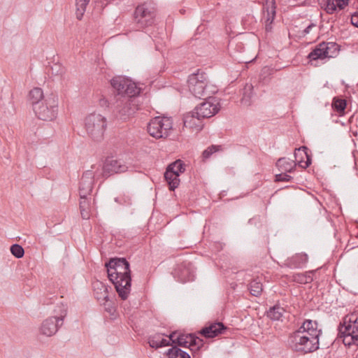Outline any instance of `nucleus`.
<instances>
[{"label": "nucleus", "instance_id": "nucleus-1", "mask_svg": "<svg viewBox=\"0 0 358 358\" xmlns=\"http://www.w3.org/2000/svg\"><path fill=\"white\" fill-rule=\"evenodd\" d=\"M110 85L115 99L112 103V112L116 118L125 121L138 110L136 97L141 93L142 89L122 76L114 77L110 80Z\"/></svg>", "mask_w": 358, "mask_h": 358}, {"label": "nucleus", "instance_id": "nucleus-2", "mask_svg": "<svg viewBox=\"0 0 358 358\" xmlns=\"http://www.w3.org/2000/svg\"><path fill=\"white\" fill-rule=\"evenodd\" d=\"M108 277L114 285L119 297L126 300L131 292V277L130 264L125 258H111L105 264Z\"/></svg>", "mask_w": 358, "mask_h": 358}, {"label": "nucleus", "instance_id": "nucleus-3", "mask_svg": "<svg viewBox=\"0 0 358 358\" xmlns=\"http://www.w3.org/2000/svg\"><path fill=\"white\" fill-rule=\"evenodd\" d=\"M189 92L196 98L215 99L213 94L217 92V90L213 85L208 84V76L201 69L196 73L190 74L187 80Z\"/></svg>", "mask_w": 358, "mask_h": 358}, {"label": "nucleus", "instance_id": "nucleus-4", "mask_svg": "<svg viewBox=\"0 0 358 358\" xmlns=\"http://www.w3.org/2000/svg\"><path fill=\"white\" fill-rule=\"evenodd\" d=\"M296 330L289 337L288 344L290 349L299 354L306 355L319 349V338L317 336H308Z\"/></svg>", "mask_w": 358, "mask_h": 358}, {"label": "nucleus", "instance_id": "nucleus-5", "mask_svg": "<svg viewBox=\"0 0 358 358\" xmlns=\"http://www.w3.org/2000/svg\"><path fill=\"white\" fill-rule=\"evenodd\" d=\"M338 336L346 346L358 345V315L352 313L344 317L338 327Z\"/></svg>", "mask_w": 358, "mask_h": 358}, {"label": "nucleus", "instance_id": "nucleus-6", "mask_svg": "<svg viewBox=\"0 0 358 358\" xmlns=\"http://www.w3.org/2000/svg\"><path fill=\"white\" fill-rule=\"evenodd\" d=\"M34 111L36 117L44 121L53 120L57 114L58 98L57 94L51 93L46 96L42 102L34 105Z\"/></svg>", "mask_w": 358, "mask_h": 358}, {"label": "nucleus", "instance_id": "nucleus-7", "mask_svg": "<svg viewBox=\"0 0 358 358\" xmlns=\"http://www.w3.org/2000/svg\"><path fill=\"white\" fill-rule=\"evenodd\" d=\"M85 129L89 136L96 142L103 139L107 127L106 118L100 114L92 113L85 120Z\"/></svg>", "mask_w": 358, "mask_h": 358}, {"label": "nucleus", "instance_id": "nucleus-8", "mask_svg": "<svg viewBox=\"0 0 358 358\" xmlns=\"http://www.w3.org/2000/svg\"><path fill=\"white\" fill-rule=\"evenodd\" d=\"M173 128L172 120L169 117H155L148 124L149 134L157 138H166L169 136V131Z\"/></svg>", "mask_w": 358, "mask_h": 358}, {"label": "nucleus", "instance_id": "nucleus-9", "mask_svg": "<svg viewBox=\"0 0 358 358\" xmlns=\"http://www.w3.org/2000/svg\"><path fill=\"white\" fill-rule=\"evenodd\" d=\"M67 315V308L62 305L59 307L58 315L49 317L43 321L40 327V332L46 336L55 335L63 325L64 320Z\"/></svg>", "mask_w": 358, "mask_h": 358}, {"label": "nucleus", "instance_id": "nucleus-10", "mask_svg": "<svg viewBox=\"0 0 358 358\" xmlns=\"http://www.w3.org/2000/svg\"><path fill=\"white\" fill-rule=\"evenodd\" d=\"M340 50V46L334 42H322L315 47L308 54L310 62L324 59L327 57H335Z\"/></svg>", "mask_w": 358, "mask_h": 358}, {"label": "nucleus", "instance_id": "nucleus-11", "mask_svg": "<svg viewBox=\"0 0 358 358\" xmlns=\"http://www.w3.org/2000/svg\"><path fill=\"white\" fill-rule=\"evenodd\" d=\"M136 28L143 29L155 23V13L148 9L145 5L138 6L134 14Z\"/></svg>", "mask_w": 358, "mask_h": 358}, {"label": "nucleus", "instance_id": "nucleus-12", "mask_svg": "<svg viewBox=\"0 0 358 358\" xmlns=\"http://www.w3.org/2000/svg\"><path fill=\"white\" fill-rule=\"evenodd\" d=\"M205 101H203L194 109V113L197 115V120L202 119L209 118L217 114L220 109V106L217 102L216 98L215 99H206Z\"/></svg>", "mask_w": 358, "mask_h": 358}, {"label": "nucleus", "instance_id": "nucleus-13", "mask_svg": "<svg viewBox=\"0 0 358 358\" xmlns=\"http://www.w3.org/2000/svg\"><path fill=\"white\" fill-rule=\"evenodd\" d=\"M275 166L280 173L275 174V179H293L287 173H292L296 170V162L287 157H281L278 159Z\"/></svg>", "mask_w": 358, "mask_h": 358}, {"label": "nucleus", "instance_id": "nucleus-14", "mask_svg": "<svg viewBox=\"0 0 358 358\" xmlns=\"http://www.w3.org/2000/svg\"><path fill=\"white\" fill-rule=\"evenodd\" d=\"M173 275L182 282L194 280V270L191 262L185 261L178 264L173 271Z\"/></svg>", "mask_w": 358, "mask_h": 358}, {"label": "nucleus", "instance_id": "nucleus-15", "mask_svg": "<svg viewBox=\"0 0 358 358\" xmlns=\"http://www.w3.org/2000/svg\"><path fill=\"white\" fill-rule=\"evenodd\" d=\"M127 170V166L120 160L114 159L113 157H108L103 166V176L110 177L115 173H124Z\"/></svg>", "mask_w": 358, "mask_h": 358}, {"label": "nucleus", "instance_id": "nucleus-16", "mask_svg": "<svg viewBox=\"0 0 358 358\" xmlns=\"http://www.w3.org/2000/svg\"><path fill=\"white\" fill-rule=\"evenodd\" d=\"M294 162H296V166L305 169L308 168L312 163V153L310 150L303 145L294 150Z\"/></svg>", "mask_w": 358, "mask_h": 358}, {"label": "nucleus", "instance_id": "nucleus-17", "mask_svg": "<svg viewBox=\"0 0 358 358\" xmlns=\"http://www.w3.org/2000/svg\"><path fill=\"white\" fill-rule=\"evenodd\" d=\"M226 329L227 327L222 322H215L203 327L199 333L206 338H213L224 334Z\"/></svg>", "mask_w": 358, "mask_h": 358}, {"label": "nucleus", "instance_id": "nucleus-18", "mask_svg": "<svg viewBox=\"0 0 358 358\" xmlns=\"http://www.w3.org/2000/svg\"><path fill=\"white\" fill-rule=\"evenodd\" d=\"M185 171V164L183 161L177 159L167 166L164 173V179H178Z\"/></svg>", "mask_w": 358, "mask_h": 358}, {"label": "nucleus", "instance_id": "nucleus-19", "mask_svg": "<svg viewBox=\"0 0 358 358\" xmlns=\"http://www.w3.org/2000/svg\"><path fill=\"white\" fill-rule=\"evenodd\" d=\"M298 330H301V334L308 336H317L318 338L321 334V330L317 329V322L311 320H305Z\"/></svg>", "mask_w": 358, "mask_h": 358}, {"label": "nucleus", "instance_id": "nucleus-20", "mask_svg": "<svg viewBox=\"0 0 358 358\" xmlns=\"http://www.w3.org/2000/svg\"><path fill=\"white\" fill-rule=\"evenodd\" d=\"M94 296L98 301H108V287L101 281L96 280L92 284Z\"/></svg>", "mask_w": 358, "mask_h": 358}, {"label": "nucleus", "instance_id": "nucleus-21", "mask_svg": "<svg viewBox=\"0 0 358 358\" xmlns=\"http://www.w3.org/2000/svg\"><path fill=\"white\" fill-rule=\"evenodd\" d=\"M308 261V256L306 253H298L287 259V265L292 268L303 267Z\"/></svg>", "mask_w": 358, "mask_h": 358}, {"label": "nucleus", "instance_id": "nucleus-22", "mask_svg": "<svg viewBox=\"0 0 358 358\" xmlns=\"http://www.w3.org/2000/svg\"><path fill=\"white\" fill-rule=\"evenodd\" d=\"M254 87L250 83H246L244 87L241 90V93L242 98L241 102L245 106H250L252 102V97L254 95Z\"/></svg>", "mask_w": 358, "mask_h": 358}, {"label": "nucleus", "instance_id": "nucleus-23", "mask_svg": "<svg viewBox=\"0 0 358 358\" xmlns=\"http://www.w3.org/2000/svg\"><path fill=\"white\" fill-rule=\"evenodd\" d=\"M317 269L306 271L302 273H296L292 275V281L299 284L310 283L313 281V275Z\"/></svg>", "mask_w": 358, "mask_h": 358}, {"label": "nucleus", "instance_id": "nucleus-24", "mask_svg": "<svg viewBox=\"0 0 358 358\" xmlns=\"http://www.w3.org/2000/svg\"><path fill=\"white\" fill-rule=\"evenodd\" d=\"M285 312L284 308L279 304H275L266 311V316L271 320L279 321L281 320Z\"/></svg>", "mask_w": 358, "mask_h": 358}, {"label": "nucleus", "instance_id": "nucleus-25", "mask_svg": "<svg viewBox=\"0 0 358 358\" xmlns=\"http://www.w3.org/2000/svg\"><path fill=\"white\" fill-rule=\"evenodd\" d=\"M248 290L252 296H260L263 292L262 282L258 278L253 279L248 285Z\"/></svg>", "mask_w": 358, "mask_h": 358}, {"label": "nucleus", "instance_id": "nucleus-26", "mask_svg": "<svg viewBox=\"0 0 358 358\" xmlns=\"http://www.w3.org/2000/svg\"><path fill=\"white\" fill-rule=\"evenodd\" d=\"M94 180H81L79 186L80 198H85L90 195L94 186Z\"/></svg>", "mask_w": 358, "mask_h": 358}, {"label": "nucleus", "instance_id": "nucleus-27", "mask_svg": "<svg viewBox=\"0 0 358 358\" xmlns=\"http://www.w3.org/2000/svg\"><path fill=\"white\" fill-rule=\"evenodd\" d=\"M45 97L43 95L42 89L40 87L34 88L29 93V98L31 101L33 107L36 102H42Z\"/></svg>", "mask_w": 358, "mask_h": 358}, {"label": "nucleus", "instance_id": "nucleus-28", "mask_svg": "<svg viewBox=\"0 0 358 358\" xmlns=\"http://www.w3.org/2000/svg\"><path fill=\"white\" fill-rule=\"evenodd\" d=\"M80 211L83 219L87 220L90 218V201L87 197H80Z\"/></svg>", "mask_w": 358, "mask_h": 358}, {"label": "nucleus", "instance_id": "nucleus-29", "mask_svg": "<svg viewBox=\"0 0 358 358\" xmlns=\"http://www.w3.org/2000/svg\"><path fill=\"white\" fill-rule=\"evenodd\" d=\"M169 358H191L190 355L178 348L176 346H173L169 349L166 353Z\"/></svg>", "mask_w": 358, "mask_h": 358}, {"label": "nucleus", "instance_id": "nucleus-30", "mask_svg": "<svg viewBox=\"0 0 358 358\" xmlns=\"http://www.w3.org/2000/svg\"><path fill=\"white\" fill-rule=\"evenodd\" d=\"M347 106V101L345 99L340 97H334L332 101V108L334 111L338 113H343Z\"/></svg>", "mask_w": 358, "mask_h": 358}, {"label": "nucleus", "instance_id": "nucleus-31", "mask_svg": "<svg viewBox=\"0 0 358 358\" xmlns=\"http://www.w3.org/2000/svg\"><path fill=\"white\" fill-rule=\"evenodd\" d=\"M203 345V341L195 334H188V348L192 350V348H196L199 350Z\"/></svg>", "mask_w": 358, "mask_h": 358}, {"label": "nucleus", "instance_id": "nucleus-32", "mask_svg": "<svg viewBox=\"0 0 358 358\" xmlns=\"http://www.w3.org/2000/svg\"><path fill=\"white\" fill-rule=\"evenodd\" d=\"M90 0H76V18L81 20Z\"/></svg>", "mask_w": 358, "mask_h": 358}, {"label": "nucleus", "instance_id": "nucleus-33", "mask_svg": "<svg viewBox=\"0 0 358 358\" xmlns=\"http://www.w3.org/2000/svg\"><path fill=\"white\" fill-rule=\"evenodd\" d=\"M197 120V115L196 113H194V110L187 113L184 115L183 117V124L185 127L192 128L195 126H197V124L195 122V120Z\"/></svg>", "mask_w": 358, "mask_h": 358}, {"label": "nucleus", "instance_id": "nucleus-34", "mask_svg": "<svg viewBox=\"0 0 358 358\" xmlns=\"http://www.w3.org/2000/svg\"><path fill=\"white\" fill-rule=\"evenodd\" d=\"M46 71L52 76H62L64 71V67L59 63H54L46 66Z\"/></svg>", "mask_w": 358, "mask_h": 358}, {"label": "nucleus", "instance_id": "nucleus-35", "mask_svg": "<svg viewBox=\"0 0 358 358\" xmlns=\"http://www.w3.org/2000/svg\"><path fill=\"white\" fill-rule=\"evenodd\" d=\"M11 254L17 259L22 258L24 255V248L19 244H13L10 248Z\"/></svg>", "mask_w": 358, "mask_h": 358}, {"label": "nucleus", "instance_id": "nucleus-36", "mask_svg": "<svg viewBox=\"0 0 358 358\" xmlns=\"http://www.w3.org/2000/svg\"><path fill=\"white\" fill-rule=\"evenodd\" d=\"M162 334H156L153 336H151L148 338V343L149 345L152 348H159V344H160V339H161Z\"/></svg>", "mask_w": 358, "mask_h": 358}, {"label": "nucleus", "instance_id": "nucleus-37", "mask_svg": "<svg viewBox=\"0 0 358 358\" xmlns=\"http://www.w3.org/2000/svg\"><path fill=\"white\" fill-rule=\"evenodd\" d=\"M220 146L212 145L207 148L203 152H202V157L203 160H206L208 159L213 153L216 152L219 150Z\"/></svg>", "mask_w": 358, "mask_h": 358}, {"label": "nucleus", "instance_id": "nucleus-38", "mask_svg": "<svg viewBox=\"0 0 358 358\" xmlns=\"http://www.w3.org/2000/svg\"><path fill=\"white\" fill-rule=\"evenodd\" d=\"M325 6V11L328 14H333L336 11V6L333 0H322Z\"/></svg>", "mask_w": 358, "mask_h": 358}, {"label": "nucleus", "instance_id": "nucleus-39", "mask_svg": "<svg viewBox=\"0 0 358 358\" xmlns=\"http://www.w3.org/2000/svg\"><path fill=\"white\" fill-rule=\"evenodd\" d=\"M115 201L122 206H131L132 203L131 199L128 195H123L121 196L115 197Z\"/></svg>", "mask_w": 358, "mask_h": 358}, {"label": "nucleus", "instance_id": "nucleus-40", "mask_svg": "<svg viewBox=\"0 0 358 358\" xmlns=\"http://www.w3.org/2000/svg\"><path fill=\"white\" fill-rule=\"evenodd\" d=\"M176 344L180 347L188 348V334H180L176 338Z\"/></svg>", "mask_w": 358, "mask_h": 358}, {"label": "nucleus", "instance_id": "nucleus-41", "mask_svg": "<svg viewBox=\"0 0 358 358\" xmlns=\"http://www.w3.org/2000/svg\"><path fill=\"white\" fill-rule=\"evenodd\" d=\"M113 94H114L113 92ZM115 99H114V96L113 97L111 96L110 99L103 97L99 99V105L101 107H110V108L112 109V106H113L112 103H115Z\"/></svg>", "mask_w": 358, "mask_h": 358}, {"label": "nucleus", "instance_id": "nucleus-42", "mask_svg": "<svg viewBox=\"0 0 358 358\" xmlns=\"http://www.w3.org/2000/svg\"><path fill=\"white\" fill-rule=\"evenodd\" d=\"M275 8H276V6H264V10H266V18H271V16H273V20L275 19Z\"/></svg>", "mask_w": 358, "mask_h": 358}, {"label": "nucleus", "instance_id": "nucleus-43", "mask_svg": "<svg viewBox=\"0 0 358 358\" xmlns=\"http://www.w3.org/2000/svg\"><path fill=\"white\" fill-rule=\"evenodd\" d=\"M334 3L336 6V8H338L339 10L344 9L349 3V0H333Z\"/></svg>", "mask_w": 358, "mask_h": 358}, {"label": "nucleus", "instance_id": "nucleus-44", "mask_svg": "<svg viewBox=\"0 0 358 358\" xmlns=\"http://www.w3.org/2000/svg\"><path fill=\"white\" fill-rule=\"evenodd\" d=\"M167 182L169 189L171 191H174L180 185V180H165Z\"/></svg>", "mask_w": 358, "mask_h": 358}, {"label": "nucleus", "instance_id": "nucleus-45", "mask_svg": "<svg viewBox=\"0 0 358 358\" xmlns=\"http://www.w3.org/2000/svg\"><path fill=\"white\" fill-rule=\"evenodd\" d=\"M273 16L271 17V18H266L265 20V30L266 31L268 32L271 31L272 29V24L273 22Z\"/></svg>", "mask_w": 358, "mask_h": 358}, {"label": "nucleus", "instance_id": "nucleus-46", "mask_svg": "<svg viewBox=\"0 0 358 358\" xmlns=\"http://www.w3.org/2000/svg\"><path fill=\"white\" fill-rule=\"evenodd\" d=\"M351 23L353 26L358 28V10L352 14Z\"/></svg>", "mask_w": 358, "mask_h": 358}, {"label": "nucleus", "instance_id": "nucleus-47", "mask_svg": "<svg viewBox=\"0 0 358 358\" xmlns=\"http://www.w3.org/2000/svg\"><path fill=\"white\" fill-rule=\"evenodd\" d=\"M171 345L172 343H171L170 341L162 338V336H161L159 348L170 346Z\"/></svg>", "mask_w": 358, "mask_h": 358}, {"label": "nucleus", "instance_id": "nucleus-48", "mask_svg": "<svg viewBox=\"0 0 358 358\" xmlns=\"http://www.w3.org/2000/svg\"><path fill=\"white\" fill-rule=\"evenodd\" d=\"M316 24L315 23L311 22L308 27L303 31V36L309 34L312 28L315 27Z\"/></svg>", "mask_w": 358, "mask_h": 358}, {"label": "nucleus", "instance_id": "nucleus-49", "mask_svg": "<svg viewBox=\"0 0 358 358\" xmlns=\"http://www.w3.org/2000/svg\"><path fill=\"white\" fill-rule=\"evenodd\" d=\"M106 306H107L105 307L106 310L110 313V314H113L115 310V308L113 306H110V304Z\"/></svg>", "mask_w": 358, "mask_h": 358}, {"label": "nucleus", "instance_id": "nucleus-50", "mask_svg": "<svg viewBox=\"0 0 358 358\" xmlns=\"http://www.w3.org/2000/svg\"><path fill=\"white\" fill-rule=\"evenodd\" d=\"M176 333L175 331L172 332L169 336V339H170V341H171V343H176V338L175 339L174 337L176 336Z\"/></svg>", "mask_w": 358, "mask_h": 358}, {"label": "nucleus", "instance_id": "nucleus-51", "mask_svg": "<svg viewBox=\"0 0 358 358\" xmlns=\"http://www.w3.org/2000/svg\"><path fill=\"white\" fill-rule=\"evenodd\" d=\"M266 6H275V0H265Z\"/></svg>", "mask_w": 358, "mask_h": 358}, {"label": "nucleus", "instance_id": "nucleus-52", "mask_svg": "<svg viewBox=\"0 0 358 358\" xmlns=\"http://www.w3.org/2000/svg\"><path fill=\"white\" fill-rule=\"evenodd\" d=\"M92 173L91 172H87L83 174V178H89L90 176H91Z\"/></svg>", "mask_w": 358, "mask_h": 358}, {"label": "nucleus", "instance_id": "nucleus-53", "mask_svg": "<svg viewBox=\"0 0 358 358\" xmlns=\"http://www.w3.org/2000/svg\"><path fill=\"white\" fill-rule=\"evenodd\" d=\"M315 176L317 178V180H319V178L317 174H315Z\"/></svg>", "mask_w": 358, "mask_h": 358}, {"label": "nucleus", "instance_id": "nucleus-54", "mask_svg": "<svg viewBox=\"0 0 358 358\" xmlns=\"http://www.w3.org/2000/svg\"><path fill=\"white\" fill-rule=\"evenodd\" d=\"M357 2H358V0H357Z\"/></svg>", "mask_w": 358, "mask_h": 358}]
</instances>
